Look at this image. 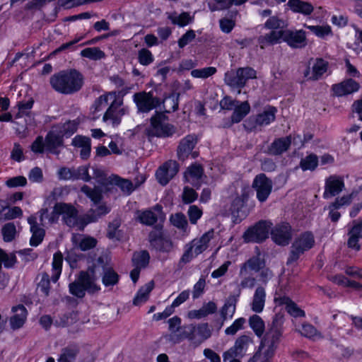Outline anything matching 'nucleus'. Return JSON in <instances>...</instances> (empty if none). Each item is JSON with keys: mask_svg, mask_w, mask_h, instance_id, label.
I'll list each match as a JSON object with an SVG mask.
<instances>
[{"mask_svg": "<svg viewBox=\"0 0 362 362\" xmlns=\"http://www.w3.org/2000/svg\"><path fill=\"white\" fill-rule=\"evenodd\" d=\"M284 323L283 316L275 315L265 329L264 322L259 315H253L250 317V328L261 339L258 350L252 357L253 362L272 361L283 337Z\"/></svg>", "mask_w": 362, "mask_h": 362, "instance_id": "1", "label": "nucleus"}, {"mask_svg": "<svg viewBox=\"0 0 362 362\" xmlns=\"http://www.w3.org/2000/svg\"><path fill=\"white\" fill-rule=\"evenodd\" d=\"M51 87L57 93L72 95L78 92L83 86V76L76 69L62 70L49 78Z\"/></svg>", "mask_w": 362, "mask_h": 362, "instance_id": "2", "label": "nucleus"}, {"mask_svg": "<svg viewBox=\"0 0 362 362\" xmlns=\"http://www.w3.org/2000/svg\"><path fill=\"white\" fill-rule=\"evenodd\" d=\"M64 145V139L62 134L58 132V127H53L47 134L45 138L38 136L32 143L30 150L37 154H42L45 152L59 155L60 147Z\"/></svg>", "mask_w": 362, "mask_h": 362, "instance_id": "3", "label": "nucleus"}, {"mask_svg": "<svg viewBox=\"0 0 362 362\" xmlns=\"http://www.w3.org/2000/svg\"><path fill=\"white\" fill-rule=\"evenodd\" d=\"M97 277L94 274V269L88 268L86 272L81 271L74 281L69 284V293L78 298L85 296L86 292L93 293L100 290V287L97 286L95 281Z\"/></svg>", "mask_w": 362, "mask_h": 362, "instance_id": "4", "label": "nucleus"}, {"mask_svg": "<svg viewBox=\"0 0 362 362\" xmlns=\"http://www.w3.org/2000/svg\"><path fill=\"white\" fill-rule=\"evenodd\" d=\"M315 243V240L313 233L305 231L298 235L292 243L287 264L296 262L301 255L312 249Z\"/></svg>", "mask_w": 362, "mask_h": 362, "instance_id": "5", "label": "nucleus"}, {"mask_svg": "<svg viewBox=\"0 0 362 362\" xmlns=\"http://www.w3.org/2000/svg\"><path fill=\"white\" fill-rule=\"evenodd\" d=\"M109 100H112V102L103 115V121L117 126L121 123L122 117L129 113V108L124 105L123 98H119L115 91Z\"/></svg>", "mask_w": 362, "mask_h": 362, "instance_id": "6", "label": "nucleus"}, {"mask_svg": "<svg viewBox=\"0 0 362 362\" xmlns=\"http://www.w3.org/2000/svg\"><path fill=\"white\" fill-rule=\"evenodd\" d=\"M57 209L62 221L69 228H76L83 230L87 224L86 214L79 216L77 209L69 204L57 203Z\"/></svg>", "mask_w": 362, "mask_h": 362, "instance_id": "7", "label": "nucleus"}, {"mask_svg": "<svg viewBox=\"0 0 362 362\" xmlns=\"http://www.w3.org/2000/svg\"><path fill=\"white\" fill-rule=\"evenodd\" d=\"M214 230L211 229L199 239L196 238L185 245V250L180 259L185 264L189 262L194 257L206 250L209 243L214 238Z\"/></svg>", "mask_w": 362, "mask_h": 362, "instance_id": "8", "label": "nucleus"}, {"mask_svg": "<svg viewBox=\"0 0 362 362\" xmlns=\"http://www.w3.org/2000/svg\"><path fill=\"white\" fill-rule=\"evenodd\" d=\"M256 71L251 67H243L236 70L232 69L225 74V83L235 88H243L249 79L255 78Z\"/></svg>", "mask_w": 362, "mask_h": 362, "instance_id": "9", "label": "nucleus"}, {"mask_svg": "<svg viewBox=\"0 0 362 362\" xmlns=\"http://www.w3.org/2000/svg\"><path fill=\"white\" fill-rule=\"evenodd\" d=\"M133 101L136 104L138 112L148 113L158 107L162 101L160 98L154 95L152 90L140 91L133 95Z\"/></svg>", "mask_w": 362, "mask_h": 362, "instance_id": "10", "label": "nucleus"}, {"mask_svg": "<svg viewBox=\"0 0 362 362\" xmlns=\"http://www.w3.org/2000/svg\"><path fill=\"white\" fill-rule=\"evenodd\" d=\"M166 117L161 112H156L151 118V134L158 137H169L175 132V127L165 122Z\"/></svg>", "mask_w": 362, "mask_h": 362, "instance_id": "11", "label": "nucleus"}, {"mask_svg": "<svg viewBox=\"0 0 362 362\" xmlns=\"http://www.w3.org/2000/svg\"><path fill=\"white\" fill-rule=\"evenodd\" d=\"M272 223L267 221H260L254 226L248 228L243 234L245 242L261 243L268 236Z\"/></svg>", "mask_w": 362, "mask_h": 362, "instance_id": "12", "label": "nucleus"}, {"mask_svg": "<svg viewBox=\"0 0 362 362\" xmlns=\"http://www.w3.org/2000/svg\"><path fill=\"white\" fill-rule=\"evenodd\" d=\"M199 141L198 136L194 134H188L182 138L177 148V156L180 160H185L189 157L196 158L199 153L194 151Z\"/></svg>", "mask_w": 362, "mask_h": 362, "instance_id": "13", "label": "nucleus"}, {"mask_svg": "<svg viewBox=\"0 0 362 362\" xmlns=\"http://www.w3.org/2000/svg\"><path fill=\"white\" fill-rule=\"evenodd\" d=\"M148 241L151 247L160 252H170L173 247L172 240L161 228L152 230L148 234Z\"/></svg>", "mask_w": 362, "mask_h": 362, "instance_id": "14", "label": "nucleus"}, {"mask_svg": "<svg viewBox=\"0 0 362 362\" xmlns=\"http://www.w3.org/2000/svg\"><path fill=\"white\" fill-rule=\"evenodd\" d=\"M252 187L257 192V199L264 202L272 192L273 183L265 174L260 173L254 178Z\"/></svg>", "mask_w": 362, "mask_h": 362, "instance_id": "15", "label": "nucleus"}, {"mask_svg": "<svg viewBox=\"0 0 362 362\" xmlns=\"http://www.w3.org/2000/svg\"><path fill=\"white\" fill-rule=\"evenodd\" d=\"M179 164L173 160H169L160 165L156 173L158 182L163 186L166 185L179 171Z\"/></svg>", "mask_w": 362, "mask_h": 362, "instance_id": "16", "label": "nucleus"}, {"mask_svg": "<svg viewBox=\"0 0 362 362\" xmlns=\"http://www.w3.org/2000/svg\"><path fill=\"white\" fill-rule=\"evenodd\" d=\"M344 181L341 176L332 175L325 180L323 197L329 199L341 193L344 188Z\"/></svg>", "mask_w": 362, "mask_h": 362, "instance_id": "17", "label": "nucleus"}, {"mask_svg": "<svg viewBox=\"0 0 362 362\" xmlns=\"http://www.w3.org/2000/svg\"><path fill=\"white\" fill-rule=\"evenodd\" d=\"M347 235L349 237L347 240L348 247L356 251L360 250L361 245L358 242L362 238V218L351 222L349 226Z\"/></svg>", "mask_w": 362, "mask_h": 362, "instance_id": "18", "label": "nucleus"}, {"mask_svg": "<svg viewBox=\"0 0 362 362\" xmlns=\"http://www.w3.org/2000/svg\"><path fill=\"white\" fill-rule=\"evenodd\" d=\"M205 177L203 167L197 163L189 166L184 174L185 182H188L197 189L201 187Z\"/></svg>", "mask_w": 362, "mask_h": 362, "instance_id": "19", "label": "nucleus"}, {"mask_svg": "<svg viewBox=\"0 0 362 362\" xmlns=\"http://www.w3.org/2000/svg\"><path fill=\"white\" fill-rule=\"evenodd\" d=\"M271 236L274 243L287 245L291 238V227L288 223H281L271 230Z\"/></svg>", "mask_w": 362, "mask_h": 362, "instance_id": "20", "label": "nucleus"}, {"mask_svg": "<svg viewBox=\"0 0 362 362\" xmlns=\"http://www.w3.org/2000/svg\"><path fill=\"white\" fill-rule=\"evenodd\" d=\"M282 40L292 48H303L307 45L305 32L303 30L296 31L283 30Z\"/></svg>", "mask_w": 362, "mask_h": 362, "instance_id": "21", "label": "nucleus"}, {"mask_svg": "<svg viewBox=\"0 0 362 362\" xmlns=\"http://www.w3.org/2000/svg\"><path fill=\"white\" fill-rule=\"evenodd\" d=\"M359 88L360 84L357 81L352 78H348L333 84L331 90L334 95L342 97L357 92Z\"/></svg>", "mask_w": 362, "mask_h": 362, "instance_id": "22", "label": "nucleus"}, {"mask_svg": "<svg viewBox=\"0 0 362 362\" xmlns=\"http://www.w3.org/2000/svg\"><path fill=\"white\" fill-rule=\"evenodd\" d=\"M249 342V337L243 335L238 337L234 345L223 354V361L230 358L242 357L245 352Z\"/></svg>", "mask_w": 362, "mask_h": 362, "instance_id": "23", "label": "nucleus"}, {"mask_svg": "<svg viewBox=\"0 0 362 362\" xmlns=\"http://www.w3.org/2000/svg\"><path fill=\"white\" fill-rule=\"evenodd\" d=\"M265 266V261L261 257L259 252L257 255L249 258L245 262L241 264L240 275L249 274L250 272H258Z\"/></svg>", "mask_w": 362, "mask_h": 362, "instance_id": "24", "label": "nucleus"}, {"mask_svg": "<svg viewBox=\"0 0 362 362\" xmlns=\"http://www.w3.org/2000/svg\"><path fill=\"white\" fill-rule=\"evenodd\" d=\"M274 302L278 305H286L287 312L294 317L305 316V312L287 296L276 295Z\"/></svg>", "mask_w": 362, "mask_h": 362, "instance_id": "25", "label": "nucleus"}, {"mask_svg": "<svg viewBox=\"0 0 362 362\" xmlns=\"http://www.w3.org/2000/svg\"><path fill=\"white\" fill-rule=\"evenodd\" d=\"M28 222L30 226V232L32 233L30 244L32 246L36 247L43 240L45 230L38 225L37 218L35 216L29 217Z\"/></svg>", "mask_w": 362, "mask_h": 362, "instance_id": "26", "label": "nucleus"}, {"mask_svg": "<svg viewBox=\"0 0 362 362\" xmlns=\"http://www.w3.org/2000/svg\"><path fill=\"white\" fill-rule=\"evenodd\" d=\"M162 211V206L156 204L151 209L139 211L138 219L144 225L153 226L158 221V214Z\"/></svg>", "mask_w": 362, "mask_h": 362, "instance_id": "27", "label": "nucleus"}, {"mask_svg": "<svg viewBox=\"0 0 362 362\" xmlns=\"http://www.w3.org/2000/svg\"><path fill=\"white\" fill-rule=\"evenodd\" d=\"M14 315L10 318V325L13 329H18L23 327L28 315V311L23 305H18L12 308Z\"/></svg>", "mask_w": 362, "mask_h": 362, "instance_id": "28", "label": "nucleus"}, {"mask_svg": "<svg viewBox=\"0 0 362 362\" xmlns=\"http://www.w3.org/2000/svg\"><path fill=\"white\" fill-rule=\"evenodd\" d=\"M277 109L273 106H267L264 110L257 115L255 119V127L269 125L274 122L276 118Z\"/></svg>", "mask_w": 362, "mask_h": 362, "instance_id": "29", "label": "nucleus"}, {"mask_svg": "<svg viewBox=\"0 0 362 362\" xmlns=\"http://www.w3.org/2000/svg\"><path fill=\"white\" fill-rule=\"evenodd\" d=\"M291 144V136L276 139L268 148L269 153L274 156L281 155L289 148Z\"/></svg>", "mask_w": 362, "mask_h": 362, "instance_id": "30", "label": "nucleus"}, {"mask_svg": "<svg viewBox=\"0 0 362 362\" xmlns=\"http://www.w3.org/2000/svg\"><path fill=\"white\" fill-rule=\"evenodd\" d=\"M283 38V30H272L268 33L260 35L257 42L261 49H264L267 46L273 45L280 42Z\"/></svg>", "mask_w": 362, "mask_h": 362, "instance_id": "31", "label": "nucleus"}, {"mask_svg": "<svg viewBox=\"0 0 362 362\" xmlns=\"http://www.w3.org/2000/svg\"><path fill=\"white\" fill-rule=\"evenodd\" d=\"M266 300V291L262 286H259L256 288L251 303V309L256 313H261L265 305Z\"/></svg>", "mask_w": 362, "mask_h": 362, "instance_id": "32", "label": "nucleus"}, {"mask_svg": "<svg viewBox=\"0 0 362 362\" xmlns=\"http://www.w3.org/2000/svg\"><path fill=\"white\" fill-rule=\"evenodd\" d=\"M74 245L82 251H86L94 248L97 245V240L90 236H82L81 235H74L72 237Z\"/></svg>", "mask_w": 362, "mask_h": 362, "instance_id": "33", "label": "nucleus"}, {"mask_svg": "<svg viewBox=\"0 0 362 362\" xmlns=\"http://www.w3.org/2000/svg\"><path fill=\"white\" fill-rule=\"evenodd\" d=\"M327 62L324 59L317 58L313 66L312 75L309 76L310 69L308 68L305 72V76L311 80H317L327 71Z\"/></svg>", "mask_w": 362, "mask_h": 362, "instance_id": "34", "label": "nucleus"}, {"mask_svg": "<svg viewBox=\"0 0 362 362\" xmlns=\"http://www.w3.org/2000/svg\"><path fill=\"white\" fill-rule=\"evenodd\" d=\"M287 6L292 11L303 15H310L314 9L311 4L301 0H288Z\"/></svg>", "mask_w": 362, "mask_h": 362, "instance_id": "35", "label": "nucleus"}, {"mask_svg": "<svg viewBox=\"0 0 362 362\" xmlns=\"http://www.w3.org/2000/svg\"><path fill=\"white\" fill-rule=\"evenodd\" d=\"M72 144L76 147L81 148L80 155L82 159L86 160L90 154V139L86 136H76Z\"/></svg>", "mask_w": 362, "mask_h": 362, "instance_id": "36", "label": "nucleus"}, {"mask_svg": "<svg viewBox=\"0 0 362 362\" xmlns=\"http://www.w3.org/2000/svg\"><path fill=\"white\" fill-rule=\"evenodd\" d=\"M79 353V347L76 344H69L62 349L57 362H74Z\"/></svg>", "mask_w": 362, "mask_h": 362, "instance_id": "37", "label": "nucleus"}, {"mask_svg": "<svg viewBox=\"0 0 362 362\" xmlns=\"http://www.w3.org/2000/svg\"><path fill=\"white\" fill-rule=\"evenodd\" d=\"M111 95H114V91L103 94L95 100L90 108L93 119L98 118V116H97L96 114L102 111L107 105L108 100Z\"/></svg>", "mask_w": 362, "mask_h": 362, "instance_id": "38", "label": "nucleus"}, {"mask_svg": "<svg viewBox=\"0 0 362 362\" xmlns=\"http://www.w3.org/2000/svg\"><path fill=\"white\" fill-rule=\"evenodd\" d=\"M238 299L235 296H231L225 302L221 310V316L223 321L231 319L235 312L236 303Z\"/></svg>", "mask_w": 362, "mask_h": 362, "instance_id": "39", "label": "nucleus"}, {"mask_svg": "<svg viewBox=\"0 0 362 362\" xmlns=\"http://www.w3.org/2000/svg\"><path fill=\"white\" fill-rule=\"evenodd\" d=\"M250 111V105L247 101L240 102L235 107L231 115L232 123L240 122Z\"/></svg>", "mask_w": 362, "mask_h": 362, "instance_id": "40", "label": "nucleus"}, {"mask_svg": "<svg viewBox=\"0 0 362 362\" xmlns=\"http://www.w3.org/2000/svg\"><path fill=\"white\" fill-rule=\"evenodd\" d=\"M40 221L42 225L56 223L59 218V213L57 209V204L51 211H49L48 209L45 208L42 209L40 211Z\"/></svg>", "mask_w": 362, "mask_h": 362, "instance_id": "41", "label": "nucleus"}, {"mask_svg": "<svg viewBox=\"0 0 362 362\" xmlns=\"http://www.w3.org/2000/svg\"><path fill=\"white\" fill-rule=\"evenodd\" d=\"M153 287L154 283L153 281H149L144 286H142L134 297L133 300V304L134 305H140L147 301L148 299L149 293L151 292Z\"/></svg>", "mask_w": 362, "mask_h": 362, "instance_id": "42", "label": "nucleus"}, {"mask_svg": "<svg viewBox=\"0 0 362 362\" xmlns=\"http://www.w3.org/2000/svg\"><path fill=\"white\" fill-rule=\"evenodd\" d=\"M110 211V207L104 204L96 206L95 209H91L87 214H86L87 224L98 221V218L108 214Z\"/></svg>", "mask_w": 362, "mask_h": 362, "instance_id": "43", "label": "nucleus"}, {"mask_svg": "<svg viewBox=\"0 0 362 362\" xmlns=\"http://www.w3.org/2000/svg\"><path fill=\"white\" fill-rule=\"evenodd\" d=\"M110 184L117 186L121 191L125 194H130L134 191V185L132 182L127 180L124 179L118 175H113L110 177Z\"/></svg>", "mask_w": 362, "mask_h": 362, "instance_id": "44", "label": "nucleus"}, {"mask_svg": "<svg viewBox=\"0 0 362 362\" xmlns=\"http://www.w3.org/2000/svg\"><path fill=\"white\" fill-rule=\"evenodd\" d=\"M63 263V255L62 252H57L54 254L52 261V274L51 279L52 282L56 283L62 273Z\"/></svg>", "mask_w": 362, "mask_h": 362, "instance_id": "45", "label": "nucleus"}, {"mask_svg": "<svg viewBox=\"0 0 362 362\" xmlns=\"http://www.w3.org/2000/svg\"><path fill=\"white\" fill-rule=\"evenodd\" d=\"M150 255L148 251L142 250L136 252L133 255L132 262L136 267L145 268L149 263Z\"/></svg>", "mask_w": 362, "mask_h": 362, "instance_id": "46", "label": "nucleus"}, {"mask_svg": "<svg viewBox=\"0 0 362 362\" xmlns=\"http://www.w3.org/2000/svg\"><path fill=\"white\" fill-rule=\"evenodd\" d=\"M81 56L90 60L97 61L105 58V54L98 47H87L81 50Z\"/></svg>", "mask_w": 362, "mask_h": 362, "instance_id": "47", "label": "nucleus"}, {"mask_svg": "<svg viewBox=\"0 0 362 362\" xmlns=\"http://www.w3.org/2000/svg\"><path fill=\"white\" fill-rule=\"evenodd\" d=\"M102 281L103 284L107 287L113 286L118 283L119 275L112 268H105L102 277Z\"/></svg>", "mask_w": 362, "mask_h": 362, "instance_id": "48", "label": "nucleus"}, {"mask_svg": "<svg viewBox=\"0 0 362 362\" xmlns=\"http://www.w3.org/2000/svg\"><path fill=\"white\" fill-rule=\"evenodd\" d=\"M318 165V157L313 153H310L302 158L300 162V167L303 171H313Z\"/></svg>", "mask_w": 362, "mask_h": 362, "instance_id": "49", "label": "nucleus"}, {"mask_svg": "<svg viewBox=\"0 0 362 362\" xmlns=\"http://www.w3.org/2000/svg\"><path fill=\"white\" fill-rule=\"evenodd\" d=\"M83 192L95 204H98L103 199L102 191L99 187L90 188L88 185H83L81 189Z\"/></svg>", "mask_w": 362, "mask_h": 362, "instance_id": "50", "label": "nucleus"}, {"mask_svg": "<svg viewBox=\"0 0 362 362\" xmlns=\"http://www.w3.org/2000/svg\"><path fill=\"white\" fill-rule=\"evenodd\" d=\"M300 332L301 335L313 340L322 338L321 333L310 323H303L300 329Z\"/></svg>", "mask_w": 362, "mask_h": 362, "instance_id": "51", "label": "nucleus"}, {"mask_svg": "<svg viewBox=\"0 0 362 362\" xmlns=\"http://www.w3.org/2000/svg\"><path fill=\"white\" fill-rule=\"evenodd\" d=\"M40 278L37 284V289L40 291L45 297L49 295L50 291V277L47 272H42L38 275Z\"/></svg>", "mask_w": 362, "mask_h": 362, "instance_id": "52", "label": "nucleus"}, {"mask_svg": "<svg viewBox=\"0 0 362 362\" xmlns=\"http://www.w3.org/2000/svg\"><path fill=\"white\" fill-rule=\"evenodd\" d=\"M78 124V123L76 120H73L64 123L61 127H58V132L62 134L63 137L64 136L69 137L76 132Z\"/></svg>", "mask_w": 362, "mask_h": 362, "instance_id": "53", "label": "nucleus"}, {"mask_svg": "<svg viewBox=\"0 0 362 362\" xmlns=\"http://www.w3.org/2000/svg\"><path fill=\"white\" fill-rule=\"evenodd\" d=\"M120 224V221L119 219H115L109 223L107 236L110 239L119 240L122 238L121 231L119 230Z\"/></svg>", "mask_w": 362, "mask_h": 362, "instance_id": "54", "label": "nucleus"}, {"mask_svg": "<svg viewBox=\"0 0 362 362\" xmlns=\"http://www.w3.org/2000/svg\"><path fill=\"white\" fill-rule=\"evenodd\" d=\"M170 220L172 224L179 229L186 230L188 226L187 218L182 213L171 215Z\"/></svg>", "mask_w": 362, "mask_h": 362, "instance_id": "55", "label": "nucleus"}, {"mask_svg": "<svg viewBox=\"0 0 362 362\" xmlns=\"http://www.w3.org/2000/svg\"><path fill=\"white\" fill-rule=\"evenodd\" d=\"M304 26L319 37H325L332 33L329 25H308L305 24Z\"/></svg>", "mask_w": 362, "mask_h": 362, "instance_id": "56", "label": "nucleus"}, {"mask_svg": "<svg viewBox=\"0 0 362 362\" xmlns=\"http://www.w3.org/2000/svg\"><path fill=\"white\" fill-rule=\"evenodd\" d=\"M1 233L4 241H12L16 233V226L13 223H6L1 228Z\"/></svg>", "mask_w": 362, "mask_h": 362, "instance_id": "57", "label": "nucleus"}, {"mask_svg": "<svg viewBox=\"0 0 362 362\" xmlns=\"http://www.w3.org/2000/svg\"><path fill=\"white\" fill-rule=\"evenodd\" d=\"M34 104V100L30 98L28 101H21L18 103V112L16 114V118L22 117L24 115H28L30 110L32 109Z\"/></svg>", "mask_w": 362, "mask_h": 362, "instance_id": "58", "label": "nucleus"}, {"mask_svg": "<svg viewBox=\"0 0 362 362\" xmlns=\"http://www.w3.org/2000/svg\"><path fill=\"white\" fill-rule=\"evenodd\" d=\"M216 68L209 66L199 69H193L191 71V75L194 78H206L216 74Z\"/></svg>", "mask_w": 362, "mask_h": 362, "instance_id": "59", "label": "nucleus"}, {"mask_svg": "<svg viewBox=\"0 0 362 362\" xmlns=\"http://www.w3.org/2000/svg\"><path fill=\"white\" fill-rule=\"evenodd\" d=\"M153 56L150 50L142 48L138 52L139 62L144 66H148L153 62Z\"/></svg>", "mask_w": 362, "mask_h": 362, "instance_id": "60", "label": "nucleus"}, {"mask_svg": "<svg viewBox=\"0 0 362 362\" xmlns=\"http://www.w3.org/2000/svg\"><path fill=\"white\" fill-rule=\"evenodd\" d=\"M197 198L198 194L194 189L188 186L184 187L182 199L185 204H191L197 200Z\"/></svg>", "mask_w": 362, "mask_h": 362, "instance_id": "61", "label": "nucleus"}, {"mask_svg": "<svg viewBox=\"0 0 362 362\" xmlns=\"http://www.w3.org/2000/svg\"><path fill=\"white\" fill-rule=\"evenodd\" d=\"M245 322L246 320L244 317L235 320L230 327L226 329L225 334L227 335H235L239 330L243 328Z\"/></svg>", "mask_w": 362, "mask_h": 362, "instance_id": "62", "label": "nucleus"}, {"mask_svg": "<svg viewBox=\"0 0 362 362\" xmlns=\"http://www.w3.org/2000/svg\"><path fill=\"white\" fill-rule=\"evenodd\" d=\"M202 214V210L197 205H191L187 211V215L192 224H196Z\"/></svg>", "mask_w": 362, "mask_h": 362, "instance_id": "63", "label": "nucleus"}, {"mask_svg": "<svg viewBox=\"0 0 362 362\" xmlns=\"http://www.w3.org/2000/svg\"><path fill=\"white\" fill-rule=\"evenodd\" d=\"M195 328L199 335L198 338L201 340V344L211 337V332L207 323L195 325Z\"/></svg>", "mask_w": 362, "mask_h": 362, "instance_id": "64", "label": "nucleus"}]
</instances>
